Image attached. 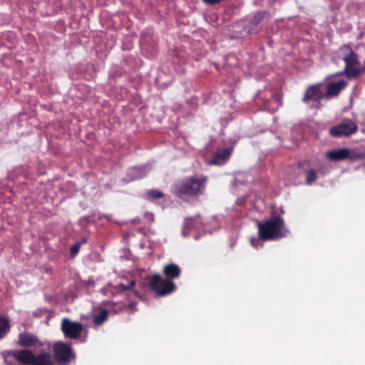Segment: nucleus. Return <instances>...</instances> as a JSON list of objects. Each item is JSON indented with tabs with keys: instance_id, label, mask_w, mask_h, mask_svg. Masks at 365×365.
Here are the masks:
<instances>
[{
	"instance_id": "nucleus-19",
	"label": "nucleus",
	"mask_w": 365,
	"mask_h": 365,
	"mask_svg": "<svg viewBox=\"0 0 365 365\" xmlns=\"http://www.w3.org/2000/svg\"><path fill=\"white\" fill-rule=\"evenodd\" d=\"M135 285V280H130L128 282L127 284L120 283L117 285V289L120 292H127V291H131L133 289V287Z\"/></svg>"
},
{
	"instance_id": "nucleus-11",
	"label": "nucleus",
	"mask_w": 365,
	"mask_h": 365,
	"mask_svg": "<svg viewBox=\"0 0 365 365\" xmlns=\"http://www.w3.org/2000/svg\"><path fill=\"white\" fill-rule=\"evenodd\" d=\"M163 272L167 279L172 281L180 276L181 269L178 264L171 263L164 266Z\"/></svg>"
},
{
	"instance_id": "nucleus-5",
	"label": "nucleus",
	"mask_w": 365,
	"mask_h": 365,
	"mask_svg": "<svg viewBox=\"0 0 365 365\" xmlns=\"http://www.w3.org/2000/svg\"><path fill=\"white\" fill-rule=\"evenodd\" d=\"M148 288L154 291L158 296L163 297L173 292L176 286L173 281L163 278L159 274H155L148 277Z\"/></svg>"
},
{
	"instance_id": "nucleus-18",
	"label": "nucleus",
	"mask_w": 365,
	"mask_h": 365,
	"mask_svg": "<svg viewBox=\"0 0 365 365\" xmlns=\"http://www.w3.org/2000/svg\"><path fill=\"white\" fill-rule=\"evenodd\" d=\"M108 312L106 309L101 310L99 314L93 316V323L96 326L101 325L108 319Z\"/></svg>"
},
{
	"instance_id": "nucleus-14",
	"label": "nucleus",
	"mask_w": 365,
	"mask_h": 365,
	"mask_svg": "<svg viewBox=\"0 0 365 365\" xmlns=\"http://www.w3.org/2000/svg\"><path fill=\"white\" fill-rule=\"evenodd\" d=\"M267 15L265 12L258 11L254 14L250 19V24L247 26V33L254 34L257 32L256 27L262 22L264 16Z\"/></svg>"
},
{
	"instance_id": "nucleus-13",
	"label": "nucleus",
	"mask_w": 365,
	"mask_h": 365,
	"mask_svg": "<svg viewBox=\"0 0 365 365\" xmlns=\"http://www.w3.org/2000/svg\"><path fill=\"white\" fill-rule=\"evenodd\" d=\"M350 150L348 148H341L329 151L327 153V158L332 161H341L349 157Z\"/></svg>"
},
{
	"instance_id": "nucleus-2",
	"label": "nucleus",
	"mask_w": 365,
	"mask_h": 365,
	"mask_svg": "<svg viewBox=\"0 0 365 365\" xmlns=\"http://www.w3.org/2000/svg\"><path fill=\"white\" fill-rule=\"evenodd\" d=\"M207 177L190 176L174 185V193L179 198L188 200L203 195L207 182Z\"/></svg>"
},
{
	"instance_id": "nucleus-4",
	"label": "nucleus",
	"mask_w": 365,
	"mask_h": 365,
	"mask_svg": "<svg viewBox=\"0 0 365 365\" xmlns=\"http://www.w3.org/2000/svg\"><path fill=\"white\" fill-rule=\"evenodd\" d=\"M339 58L345 63V68L342 72L336 73L332 76L345 75L349 79L357 77L360 73V63L357 54L347 45H344L339 48Z\"/></svg>"
},
{
	"instance_id": "nucleus-3",
	"label": "nucleus",
	"mask_w": 365,
	"mask_h": 365,
	"mask_svg": "<svg viewBox=\"0 0 365 365\" xmlns=\"http://www.w3.org/2000/svg\"><path fill=\"white\" fill-rule=\"evenodd\" d=\"M257 227L259 238L263 241L278 240L286 237L289 232L284 219L278 215L264 222L257 220Z\"/></svg>"
},
{
	"instance_id": "nucleus-7",
	"label": "nucleus",
	"mask_w": 365,
	"mask_h": 365,
	"mask_svg": "<svg viewBox=\"0 0 365 365\" xmlns=\"http://www.w3.org/2000/svg\"><path fill=\"white\" fill-rule=\"evenodd\" d=\"M53 354L60 365H68L73 357L71 347L63 342H58L53 345Z\"/></svg>"
},
{
	"instance_id": "nucleus-9",
	"label": "nucleus",
	"mask_w": 365,
	"mask_h": 365,
	"mask_svg": "<svg viewBox=\"0 0 365 365\" xmlns=\"http://www.w3.org/2000/svg\"><path fill=\"white\" fill-rule=\"evenodd\" d=\"M326 98L324 93L321 90V85L316 84L309 86L305 91L303 102L309 104L311 101L317 103V108H320V101Z\"/></svg>"
},
{
	"instance_id": "nucleus-17",
	"label": "nucleus",
	"mask_w": 365,
	"mask_h": 365,
	"mask_svg": "<svg viewBox=\"0 0 365 365\" xmlns=\"http://www.w3.org/2000/svg\"><path fill=\"white\" fill-rule=\"evenodd\" d=\"M10 327L9 320L5 317H0V340L8 334Z\"/></svg>"
},
{
	"instance_id": "nucleus-6",
	"label": "nucleus",
	"mask_w": 365,
	"mask_h": 365,
	"mask_svg": "<svg viewBox=\"0 0 365 365\" xmlns=\"http://www.w3.org/2000/svg\"><path fill=\"white\" fill-rule=\"evenodd\" d=\"M358 130L357 125L352 120L347 119L342 123L329 128V134L334 138L342 136H350L354 134Z\"/></svg>"
},
{
	"instance_id": "nucleus-23",
	"label": "nucleus",
	"mask_w": 365,
	"mask_h": 365,
	"mask_svg": "<svg viewBox=\"0 0 365 365\" xmlns=\"http://www.w3.org/2000/svg\"><path fill=\"white\" fill-rule=\"evenodd\" d=\"M81 246V243L77 242L71 247L70 251H71V255L72 257H75L78 253Z\"/></svg>"
},
{
	"instance_id": "nucleus-22",
	"label": "nucleus",
	"mask_w": 365,
	"mask_h": 365,
	"mask_svg": "<svg viewBox=\"0 0 365 365\" xmlns=\"http://www.w3.org/2000/svg\"><path fill=\"white\" fill-rule=\"evenodd\" d=\"M262 240L259 238V236L258 235V237H251L250 240V244L253 247H255L257 249L259 247H262L263 244L262 243Z\"/></svg>"
},
{
	"instance_id": "nucleus-21",
	"label": "nucleus",
	"mask_w": 365,
	"mask_h": 365,
	"mask_svg": "<svg viewBox=\"0 0 365 365\" xmlns=\"http://www.w3.org/2000/svg\"><path fill=\"white\" fill-rule=\"evenodd\" d=\"M147 195L150 199H160L163 197L164 194L159 190H150L148 191Z\"/></svg>"
},
{
	"instance_id": "nucleus-8",
	"label": "nucleus",
	"mask_w": 365,
	"mask_h": 365,
	"mask_svg": "<svg viewBox=\"0 0 365 365\" xmlns=\"http://www.w3.org/2000/svg\"><path fill=\"white\" fill-rule=\"evenodd\" d=\"M83 325L77 322H72L64 318L61 322V330L65 336L71 339H78L83 331Z\"/></svg>"
},
{
	"instance_id": "nucleus-16",
	"label": "nucleus",
	"mask_w": 365,
	"mask_h": 365,
	"mask_svg": "<svg viewBox=\"0 0 365 365\" xmlns=\"http://www.w3.org/2000/svg\"><path fill=\"white\" fill-rule=\"evenodd\" d=\"M230 153L231 152L229 149H225L222 151L217 153V154L215 153L213 158L211 160V163L220 164V163L228 159Z\"/></svg>"
},
{
	"instance_id": "nucleus-15",
	"label": "nucleus",
	"mask_w": 365,
	"mask_h": 365,
	"mask_svg": "<svg viewBox=\"0 0 365 365\" xmlns=\"http://www.w3.org/2000/svg\"><path fill=\"white\" fill-rule=\"evenodd\" d=\"M109 304H113L115 306V308L112 309V312L114 314H118L120 312H133L137 310L135 307V303H130L128 304H125L123 303H114L110 302L108 303Z\"/></svg>"
},
{
	"instance_id": "nucleus-24",
	"label": "nucleus",
	"mask_w": 365,
	"mask_h": 365,
	"mask_svg": "<svg viewBox=\"0 0 365 365\" xmlns=\"http://www.w3.org/2000/svg\"><path fill=\"white\" fill-rule=\"evenodd\" d=\"M204 3L208 4V5H214L219 2H220L222 0H202Z\"/></svg>"
},
{
	"instance_id": "nucleus-26",
	"label": "nucleus",
	"mask_w": 365,
	"mask_h": 365,
	"mask_svg": "<svg viewBox=\"0 0 365 365\" xmlns=\"http://www.w3.org/2000/svg\"><path fill=\"white\" fill-rule=\"evenodd\" d=\"M190 219L189 218H187L186 220H187V223H188V220H190Z\"/></svg>"
},
{
	"instance_id": "nucleus-25",
	"label": "nucleus",
	"mask_w": 365,
	"mask_h": 365,
	"mask_svg": "<svg viewBox=\"0 0 365 365\" xmlns=\"http://www.w3.org/2000/svg\"><path fill=\"white\" fill-rule=\"evenodd\" d=\"M86 242V240H83V241H82V242H81V244H82V243H85Z\"/></svg>"
},
{
	"instance_id": "nucleus-1",
	"label": "nucleus",
	"mask_w": 365,
	"mask_h": 365,
	"mask_svg": "<svg viewBox=\"0 0 365 365\" xmlns=\"http://www.w3.org/2000/svg\"><path fill=\"white\" fill-rule=\"evenodd\" d=\"M5 365H54L50 353L34 354L31 350L6 351L2 354Z\"/></svg>"
},
{
	"instance_id": "nucleus-12",
	"label": "nucleus",
	"mask_w": 365,
	"mask_h": 365,
	"mask_svg": "<svg viewBox=\"0 0 365 365\" xmlns=\"http://www.w3.org/2000/svg\"><path fill=\"white\" fill-rule=\"evenodd\" d=\"M38 338L32 334L24 332L19 334L18 344L24 347H30L38 344Z\"/></svg>"
},
{
	"instance_id": "nucleus-10",
	"label": "nucleus",
	"mask_w": 365,
	"mask_h": 365,
	"mask_svg": "<svg viewBox=\"0 0 365 365\" xmlns=\"http://www.w3.org/2000/svg\"><path fill=\"white\" fill-rule=\"evenodd\" d=\"M347 86L345 80H339L336 82H331L327 85V91L324 93L327 98L338 96L340 92Z\"/></svg>"
},
{
	"instance_id": "nucleus-20",
	"label": "nucleus",
	"mask_w": 365,
	"mask_h": 365,
	"mask_svg": "<svg viewBox=\"0 0 365 365\" xmlns=\"http://www.w3.org/2000/svg\"><path fill=\"white\" fill-rule=\"evenodd\" d=\"M317 179L316 171L313 169L309 170L307 173L306 182L308 185L312 184Z\"/></svg>"
}]
</instances>
